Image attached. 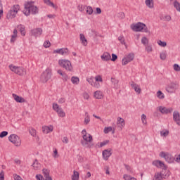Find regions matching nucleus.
Here are the masks:
<instances>
[{
  "mask_svg": "<svg viewBox=\"0 0 180 180\" xmlns=\"http://www.w3.org/2000/svg\"><path fill=\"white\" fill-rule=\"evenodd\" d=\"M141 122L143 124H147V116L145 114L141 115Z\"/></svg>",
  "mask_w": 180,
  "mask_h": 180,
  "instance_id": "obj_40",
  "label": "nucleus"
},
{
  "mask_svg": "<svg viewBox=\"0 0 180 180\" xmlns=\"http://www.w3.org/2000/svg\"><path fill=\"white\" fill-rule=\"evenodd\" d=\"M43 1L44 4H46V5H49V6H52V8H55L56 6L50 0H43Z\"/></svg>",
  "mask_w": 180,
  "mask_h": 180,
  "instance_id": "obj_43",
  "label": "nucleus"
},
{
  "mask_svg": "<svg viewBox=\"0 0 180 180\" xmlns=\"http://www.w3.org/2000/svg\"><path fill=\"white\" fill-rule=\"evenodd\" d=\"M153 165L157 167V168H162V169H167V166L164 164V162L160 160H155L153 162Z\"/></svg>",
  "mask_w": 180,
  "mask_h": 180,
  "instance_id": "obj_13",
  "label": "nucleus"
},
{
  "mask_svg": "<svg viewBox=\"0 0 180 180\" xmlns=\"http://www.w3.org/2000/svg\"><path fill=\"white\" fill-rule=\"evenodd\" d=\"M32 167L35 171H39L41 168V165L39 163V161H37V159L34 160V162L32 164Z\"/></svg>",
  "mask_w": 180,
  "mask_h": 180,
  "instance_id": "obj_26",
  "label": "nucleus"
},
{
  "mask_svg": "<svg viewBox=\"0 0 180 180\" xmlns=\"http://www.w3.org/2000/svg\"><path fill=\"white\" fill-rule=\"evenodd\" d=\"M53 125H51L49 127L45 126L42 127V131L44 133V134H49V133H51L53 131Z\"/></svg>",
  "mask_w": 180,
  "mask_h": 180,
  "instance_id": "obj_22",
  "label": "nucleus"
},
{
  "mask_svg": "<svg viewBox=\"0 0 180 180\" xmlns=\"http://www.w3.org/2000/svg\"><path fill=\"white\" fill-rule=\"evenodd\" d=\"M36 179H37V180H46V179H44V177H43V175H41V174H37L36 175Z\"/></svg>",
  "mask_w": 180,
  "mask_h": 180,
  "instance_id": "obj_57",
  "label": "nucleus"
},
{
  "mask_svg": "<svg viewBox=\"0 0 180 180\" xmlns=\"http://www.w3.org/2000/svg\"><path fill=\"white\" fill-rule=\"evenodd\" d=\"M62 141L63 143H65V144H68V138L67 136H64Z\"/></svg>",
  "mask_w": 180,
  "mask_h": 180,
  "instance_id": "obj_61",
  "label": "nucleus"
},
{
  "mask_svg": "<svg viewBox=\"0 0 180 180\" xmlns=\"http://www.w3.org/2000/svg\"><path fill=\"white\" fill-rule=\"evenodd\" d=\"M145 4L148 8H154V0H146Z\"/></svg>",
  "mask_w": 180,
  "mask_h": 180,
  "instance_id": "obj_30",
  "label": "nucleus"
},
{
  "mask_svg": "<svg viewBox=\"0 0 180 180\" xmlns=\"http://www.w3.org/2000/svg\"><path fill=\"white\" fill-rule=\"evenodd\" d=\"M173 120L178 124V126H180V115L179 112L174 111L173 112Z\"/></svg>",
  "mask_w": 180,
  "mask_h": 180,
  "instance_id": "obj_16",
  "label": "nucleus"
},
{
  "mask_svg": "<svg viewBox=\"0 0 180 180\" xmlns=\"http://www.w3.org/2000/svg\"><path fill=\"white\" fill-rule=\"evenodd\" d=\"M42 172L44 174L45 180H53L51 176H50V170H49L48 169H43Z\"/></svg>",
  "mask_w": 180,
  "mask_h": 180,
  "instance_id": "obj_18",
  "label": "nucleus"
},
{
  "mask_svg": "<svg viewBox=\"0 0 180 180\" xmlns=\"http://www.w3.org/2000/svg\"><path fill=\"white\" fill-rule=\"evenodd\" d=\"M32 36H34L35 37H39L41 36V33H43V30L41 28H37L31 30Z\"/></svg>",
  "mask_w": 180,
  "mask_h": 180,
  "instance_id": "obj_15",
  "label": "nucleus"
},
{
  "mask_svg": "<svg viewBox=\"0 0 180 180\" xmlns=\"http://www.w3.org/2000/svg\"><path fill=\"white\" fill-rule=\"evenodd\" d=\"M160 157L162 158H165V161L169 164H172V162H175V158L172 156V155L169 153L161 152L160 153Z\"/></svg>",
  "mask_w": 180,
  "mask_h": 180,
  "instance_id": "obj_8",
  "label": "nucleus"
},
{
  "mask_svg": "<svg viewBox=\"0 0 180 180\" xmlns=\"http://www.w3.org/2000/svg\"><path fill=\"white\" fill-rule=\"evenodd\" d=\"M50 78H51V69L48 68L41 75L40 79L43 84H46V82H47Z\"/></svg>",
  "mask_w": 180,
  "mask_h": 180,
  "instance_id": "obj_4",
  "label": "nucleus"
},
{
  "mask_svg": "<svg viewBox=\"0 0 180 180\" xmlns=\"http://www.w3.org/2000/svg\"><path fill=\"white\" fill-rule=\"evenodd\" d=\"M50 46H51V43H50V41H46L44 43V47H45L46 49H48V47H50Z\"/></svg>",
  "mask_w": 180,
  "mask_h": 180,
  "instance_id": "obj_54",
  "label": "nucleus"
},
{
  "mask_svg": "<svg viewBox=\"0 0 180 180\" xmlns=\"http://www.w3.org/2000/svg\"><path fill=\"white\" fill-rule=\"evenodd\" d=\"M58 65L62 68H65L66 71H72V65L71 64V61L66 59H60L58 60Z\"/></svg>",
  "mask_w": 180,
  "mask_h": 180,
  "instance_id": "obj_2",
  "label": "nucleus"
},
{
  "mask_svg": "<svg viewBox=\"0 0 180 180\" xmlns=\"http://www.w3.org/2000/svg\"><path fill=\"white\" fill-rule=\"evenodd\" d=\"M119 41H120L121 44H126V42L124 41V37L123 36H120L118 37Z\"/></svg>",
  "mask_w": 180,
  "mask_h": 180,
  "instance_id": "obj_49",
  "label": "nucleus"
},
{
  "mask_svg": "<svg viewBox=\"0 0 180 180\" xmlns=\"http://www.w3.org/2000/svg\"><path fill=\"white\" fill-rule=\"evenodd\" d=\"M174 6L176 9V11H178V12H180V4H179V2L175 1L174 2Z\"/></svg>",
  "mask_w": 180,
  "mask_h": 180,
  "instance_id": "obj_42",
  "label": "nucleus"
},
{
  "mask_svg": "<svg viewBox=\"0 0 180 180\" xmlns=\"http://www.w3.org/2000/svg\"><path fill=\"white\" fill-rule=\"evenodd\" d=\"M118 17L120 18V19H124V13L121 12L118 14Z\"/></svg>",
  "mask_w": 180,
  "mask_h": 180,
  "instance_id": "obj_62",
  "label": "nucleus"
},
{
  "mask_svg": "<svg viewBox=\"0 0 180 180\" xmlns=\"http://www.w3.org/2000/svg\"><path fill=\"white\" fill-rule=\"evenodd\" d=\"M14 179L15 180H22V177H20V176H19L18 174L14 175Z\"/></svg>",
  "mask_w": 180,
  "mask_h": 180,
  "instance_id": "obj_64",
  "label": "nucleus"
},
{
  "mask_svg": "<svg viewBox=\"0 0 180 180\" xmlns=\"http://www.w3.org/2000/svg\"><path fill=\"white\" fill-rule=\"evenodd\" d=\"M8 134V131H3L1 134H0V138L1 139H4V137H6V135Z\"/></svg>",
  "mask_w": 180,
  "mask_h": 180,
  "instance_id": "obj_55",
  "label": "nucleus"
},
{
  "mask_svg": "<svg viewBox=\"0 0 180 180\" xmlns=\"http://www.w3.org/2000/svg\"><path fill=\"white\" fill-rule=\"evenodd\" d=\"M9 141L11 143H13V145H15L16 147H20V146L22 144V141H20V138L16 135V134H11L8 137Z\"/></svg>",
  "mask_w": 180,
  "mask_h": 180,
  "instance_id": "obj_9",
  "label": "nucleus"
},
{
  "mask_svg": "<svg viewBox=\"0 0 180 180\" xmlns=\"http://www.w3.org/2000/svg\"><path fill=\"white\" fill-rule=\"evenodd\" d=\"M169 134V131L168 130H165V131H160V136L162 137H167Z\"/></svg>",
  "mask_w": 180,
  "mask_h": 180,
  "instance_id": "obj_39",
  "label": "nucleus"
},
{
  "mask_svg": "<svg viewBox=\"0 0 180 180\" xmlns=\"http://www.w3.org/2000/svg\"><path fill=\"white\" fill-rule=\"evenodd\" d=\"M108 143H109V140H106L103 142H101L100 146H98V147L102 148V147L106 146V144H108Z\"/></svg>",
  "mask_w": 180,
  "mask_h": 180,
  "instance_id": "obj_51",
  "label": "nucleus"
},
{
  "mask_svg": "<svg viewBox=\"0 0 180 180\" xmlns=\"http://www.w3.org/2000/svg\"><path fill=\"white\" fill-rule=\"evenodd\" d=\"M112 131V127H108L104 128L105 134H108V133Z\"/></svg>",
  "mask_w": 180,
  "mask_h": 180,
  "instance_id": "obj_48",
  "label": "nucleus"
},
{
  "mask_svg": "<svg viewBox=\"0 0 180 180\" xmlns=\"http://www.w3.org/2000/svg\"><path fill=\"white\" fill-rule=\"evenodd\" d=\"M79 37L82 44H83V46H88V41L86 40V38H85V35H84V34H80Z\"/></svg>",
  "mask_w": 180,
  "mask_h": 180,
  "instance_id": "obj_27",
  "label": "nucleus"
},
{
  "mask_svg": "<svg viewBox=\"0 0 180 180\" xmlns=\"http://www.w3.org/2000/svg\"><path fill=\"white\" fill-rule=\"evenodd\" d=\"M22 13L25 16L39 14V7L34 6V1H27L24 4Z\"/></svg>",
  "mask_w": 180,
  "mask_h": 180,
  "instance_id": "obj_1",
  "label": "nucleus"
},
{
  "mask_svg": "<svg viewBox=\"0 0 180 180\" xmlns=\"http://www.w3.org/2000/svg\"><path fill=\"white\" fill-rule=\"evenodd\" d=\"M85 8H86V6H84L82 4H79L77 6V9L79 11V12H84V11H85Z\"/></svg>",
  "mask_w": 180,
  "mask_h": 180,
  "instance_id": "obj_44",
  "label": "nucleus"
},
{
  "mask_svg": "<svg viewBox=\"0 0 180 180\" xmlns=\"http://www.w3.org/2000/svg\"><path fill=\"white\" fill-rule=\"evenodd\" d=\"M17 37H18V30L15 29L13 30V34L11 36V43H15Z\"/></svg>",
  "mask_w": 180,
  "mask_h": 180,
  "instance_id": "obj_29",
  "label": "nucleus"
},
{
  "mask_svg": "<svg viewBox=\"0 0 180 180\" xmlns=\"http://www.w3.org/2000/svg\"><path fill=\"white\" fill-rule=\"evenodd\" d=\"M111 82H112V84H113L115 88H117V84H119V80L112 77Z\"/></svg>",
  "mask_w": 180,
  "mask_h": 180,
  "instance_id": "obj_41",
  "label": "nucleus"
},
{
  "mask_svg": "<svg viewBox=\"0 0 180 180\" xmlns=\"http://www.w3.org/2000/svg\"><path fill=\"white\" fill-rule=\"evenodd\" d=\"M88 143H89V141H86L84 140L81 141V144H82V146H83V147H88V148H91V147H92L94 146V144L88 145Z\"/></svg>",
  "mask_w": 180,
  "mask_h": 180,
  "instance_id": "obj_34",
  "label": "nucleus"
},
{
  "mask_svg": "<svg viewBox=\"0 0 180 180\" xmlns=\"http://www.w3.org/2000/svg\"><path fill=\"white\" fill-rule=\"evenodd\" d=\"M111 61H115L117 60V55L115 53H112V58H111Z\"/></svg>",
  "mask_w": 180,
  "mask_h": 180,
  "instance_id": "obj_58",
  "label": "nucleus"
},
{
  "mask_svg": "<svg viewBox=\"0 0 180 180\" xmlns=\"http://www.w3.org/2000/svg\"><path fill=\"white\" fill-rule=\"evenodd\" d=\"M160 174H161V176L163 179H167V178H169V175H171V172L169 170H167V169L162 171Z\"/></svg>",
  "mask_w": 180,
  "mask_h": 180,
  "instance_id": "obj_23",
  "label": "nucleus"
},
{
  "mask_svg": "<svg viewBox=\"0 0 180 180\" xmlns=\"http://www.w3.org/2000/svg\"><path fill=\"white\" fill-rule=\"evenodd\" d=\"M19 9H20V6L19 5H14L11 10L8 12L6 18L7 19H13L18 12H19Z\"/></svg>",
  "mask_w": 180,
  "mask_h": 180,
  "instance_id": "obj_5",
  "label": "nucleus"
},
{
  "mask_svg": "<svg viewBox=\"0 0 180 180\" xmlns=\"http://www.w3.org/2000/svg\"><path fill=\"white\" fill-rule=\"evenodd\" d=\"M86 13H88V15H92V13H94V9L92 8V6H88L86 7Z\"/></svg>",
  "mask_w": 180,
  "mask_h": 180,
  "instance_id": "obj_38",
  "label": "nucleus"
},
{
  "mask_svg": "<svg viewBox=\"0 0 180 180\" xmlns=\"http://www.w3.org/2000/svg\"><path fill=\"white\" fill-rule=\"evenodd\" d=\"M158 44L160 46V47H167V42L159 40Z\"/></svg>",
  "mask_w": 180,
  "mask_h": 180,
  "instance_id": "obj_46",
  "label": "nucleus"
},
{
  "mask_svg": "<svg viewBox=\"0 0 180 180\" xmlns=\"http://www.w3.org/2000/svg\"><path fill=\"white\" fill-rule=\"evenodd\" d=\"M132 30L134 32H144L145 33H148V28H147V25L143 22H138L135 25L132 27Z\"/></svg>",
  "mask_w": 180,
  "mask_h": 180,
  "instance_id": "obj_6",
  "label": "nucleus"
},
{
  "mask_svg": "<svg viewBox=\"0 0 180 180\" xmlns=\"http://www.w3.org/2000/svg\"><path fill=\"white\" fill-rule=\"evenodd\" d=\"M173 68L174 70V71H177V72H179L180 71V66L179 65L175 63L173 66Z\"/></svg>",
  "mask_w": 180,
  "mask_h": 180,
  "instance_id": "obj_53",
  "label": "nucleus"
},
{
  "mask_svg": "<svg viewBox=\"0 0 180 180\" xmlns=\"http://www.w3.org/2000/svg\"><path fill=\"white\" fill-rule=\"evenodd\" d=\"M30 134H31V136H32L33 137H34L36 136V129L32 128L30 130Z\"/></svg>",
  "mask_w": 180,
  "mask_h": 180,
  "instance_id": "obj_56",
  "label": "nucleus"
},
{
  "mask_svg": "<svg viewBox=\"0 0 180 180\" xmlns=\"http://www.w3.org/2000/svg\"><path fill=\"white\" fill-rule=\"evenodd\" d=\"M83 140L84 141H89V143H91L92 142V135H91L90 134H87L86 135H85V137L83 138Z\"/></svg>",
  "mask_w": 180,
  "mask_h": 180,
  "instance_id": "obj_33",
  "label": "nucleus"
},
{
  "mask_svg": "<svg viewBox=\"0 0 180 180\" xmlns=\"http://www.w3.org/2000/svg\"><path fill=\"white\" fill-rule=\"evenodd\" d=\"M110 155H112V152L110 150H104L103 151V157L104 160H105V161H108V160H109V157H110Z\"/></svg>",
  "mask_w": 180,
  "mask_h": 180,
  "instance_id": "obj_25",
  "label": "nucleus"
},
{
  "mask_svg": "<svg viewBox=\"0 0 180 180\" xmlns=\"http://www.w3.org/2000/svg\"><path fill=\"white\" fill-rule=\"evenodd\" d=\"M9 68L13 72H15V74H17L18 75H26V69L24 68L10 65Z\"/></svg>",
  "mask_w": 180,
  "mask_h": 180,
  "instance_id": "obj_3",
  "label": "nucleus"
},
{
  "mask_svg": "<svg viewBox=\"0 0 180 180\" xmlns=\"http://www.w3.org/2000/svg\"><path fill=\"white\" fill-rule=\"evenodd\" d=\"M83 97H84V99H89V94H88V93L86 92H84L83 94Z\"/></svg>",
  "mask_w": 180,
  "mask_h": 180,
  "instance_id": "obj_63",
  "label": "nucleus"
},
{
  "mask_svg": "<svg viewBox=\"0 0 180 180\" xmlns=\"http://www.w3.org/2000/svg\"><path fill=\"white\" fill-rule=\"evenodd\" d=\"M131 86L132 89H134V91H135V92H136V94H141V89L140 88V86H139V84L132 82L131 83Z\"/></svg>",
  "mask_w": 180,
  "mask_h": 180,
  "instance_id": "obj_20",
  "label": "nucleus"
},
{
  "mask_svg": "<svg viewBox=\"0 0 180 180\" xmlns=\"http://www.w3.org/2000/svg\"><path fill=\"white\" fill-rule=\"evenodd\" d=\"M79 173L75 170L73 172L72 175V180H79Z\"/></svg>",
  "mask_w": 180,
  "mask_h": 180,
  "instance_id": "obj_31",
  "label": "nucleus"
},
{
  "mask_svg": "<svg viewBox=\"0 0 180 180\" xmlns=\"http://www.w3.org/2000/svg\"><path fill=\"white\" fill-rule=\"evenodd\" d=\"M164 20H165L166 22H169V20H171V16L170 15H165L163 18Z\"/></svg>",
  "mask_w": 180,
  "mask_h": 180,
  "instance_id": "obj_60",
  "label": "nucleus"
},
{
  "mask_svg": "<svg viewBox=\"0 0 180 180\" xmlns=\"http://www.w3.org/2000/svg\"><path fill=\"white\" fill-rule=\"evenodd\" d=\"M53 110L56 112L59 117H65V112L63 110V108L58 105V104L53 103L52 106Z\"/></svg>",
  "mask_w": 180,
  "mask_h": 180,
  "instance_id": "obj_10",
  "label": "nucleus"
},
{
  "mask_svg": "<svg viewBox=\"0 0 180 180\" xmlns=\"http://www.w3.org/2000/svg\"><path fill=\"white\" fill-rule=\"evenodd\" d=\"M117 126L120 127V130L124 127V120L122 117L117 118Z\"/></svg>",
  "mask_w": 180,
  "mask_h": 180,
  "instance_id": "obj_24",
  "label": "nucleus"
},
{
  "mask_svg": "<svg viewBox=\"0 0 180 180\" xmlns=\"http://www.w3.org/2000/svg\"><path fill=\"white\" fill-rule=\"evenodd\" d=\"M179 88V84L176 82H170L166 86V91L168 94H174Z\"/></svg>",
  "mask_w": 180,
  "mask_h": 180,
  "instance_id": "obj_7",
  "label": "nucleus"
},
{
  "mask_svg": "<svg viewBox=\"0 0 180 180\" xmlns=\"http://www.w3.org/2000/svg\"><path fill=\"white\" fill-rule=\"evenodd\" d=\"M146 50L148 53H151L153 51V47L151 46H146Z\"/></svg>",
  "mask_w": 180,
  "mask_h": 180,
  "instance_id": "obj_59",
  "label": "nucleus"
},
{
  "mask_svg": "<svg viewBox=\"0 0 180 180\" xmlns=\"http://www.w3.org/2000/svg\"><path fill=\"white\" fill-rule=\"evenodd\" d=\"M160 58L161 60H165L167 58V53L164 52L161 53L160 54Z\"/></svg>",
  "mask_w": 180,
  "mask_h": 180,
  "instance_id": "obj_50",
  "label": "nucleus"
},
{
  "mask_svg": "<svg viewBox=\"0 0 180 180\" xmlns=\"http://www.w3.org/2000/svg\"><path fill=\"white\" fill-rule=\"evenodd\" d=\"M91 122V118L89 117V114L88 112L85 113V118H84V124H88Z\"/></svg>",
  "mask_w": 180,
  "mask_h": 180,
  "instance_id": "obj_36",
  "label": "nucleus"
},
{
  "mask_svg": "<svg viewBox=\"0 0 180 180\" xmlns=\"http://www.w3.org/2000/svg\"><path fill=\"white\" fill-rule=\"evenodd\" d=\"M18 29H20V32L22 36L26 35V29L25 28L24 25H18Z\"/></svg>",
  "mask_w": 180,
  "mask_h": 180,
  "instance_id": "obj_32",
  "label": "nucleus"
},
{
  "mask_svg": "<svg viewBox=\"0 0 180 180\" xmlns=\"http://www.w3.org/2000/svg\"><path fill=\"white\" fill-rule=\"evenodd\" d=\"M94 98H96V99H103V94L101 91H96L94 92Z\"/></svg>",
  "mask_w": 180,
  "mask_h": 180,
  "instance_id": "obj_28",
  "label": "nucleus"
},
{
  "mask_svg": "<svg viewBox=\"0 0 180 180\" xmlns=\"http://www.w3.org/2000/svg\"><path fill=\"white\" fill-rule=\"evenodd\" d=\"M71 81L75 85H78V84H79V78H78V77H72Z\"/></svg>",
  "mask_w": 180,
  "mask_h": 180,
  "instance_id": "obj_35",
  "label": "nucleus"
},
{
  "mask_svg": "<svg viewBox=\"0 0 180 180\" xmlns=\"http://www.w3.org/2000/svg\"><path fill=\"white\" fill-rule=\"evenodd\" d=\"M141 43H142V44L147 46V44H148V39H147V37H143L141 39Z\"/></svg>",
  "mask_w": 180,
  "mask_h": 180,
  "instance_id": "obj_45",
  "label": "nucleus"
},
{
  "mask_svg": "<svg viewBox=\"0 0 180 180\" xmlns=\"http://www.w3.org/2000/svg\"><path fill=\"white\" fill-rule=\"evenodd\" d=\"M133 60H134V53H131L123 58L122 60V65H127V64H129V63H131Z\"/></svg>",
  "mask_w": 180,
  "mask_h": 180,
  "instance_id": "obj_11",
  "label": "nucleus"
},
{
  "mask_svg": "<svg viewBox=\"0 0 180 180\" xmlns=\"http://www.w3.org/2000/svg\"><path fill=\"white\" fill-rule=\"evenodd\" d=\"M103 80L102 79V77H101V75H98L95 77V82H97L98 84H99L98 82H102Z\"/></svg>",
  "mask_w": 180,
  "mask_h": 180,
  "instance_id": "obj_47",
  "label": "nucleus"
},
{
  "mask_svg": "<svg viewBox=\"0 0 180 180\" xmlns=\"http://www.w3.org/2000/svg\"><path fill=\"white\" fill-rule=\"evenodd\" d=\"M53 54H60V56H66L68 54V48H61L53 51Z\"/></svg>",
  "mask_w": 180,
  "mask_h": 180,
  "instance_id": "obj_12",
  "label": "nucleus"
},
{
  "mask_svg": "<svg viewBox=\"0 0 180 180\" xmlns=\"http://www.w3.org/2000/svg\"><path fill=\"white\" fill-rule=\"evenodd\" d=\"M62 77H63L62 79L64 82H67V81L70 79V77H68V75H67L65 73Z\"/></svg>",
  "mask_w": 180,
  "mask_h": 180,
  "instance_id": "obj_52",
  "label": "nucleus"
},
{
  "mask_svg": "<svg viewBox=\"0 0 180 180\" xmlns=\"http://www.w3.org/2000/svg\"><path fill=\"white\" fill-rule=\"evenodd\" d=\"M13 98H14L15 102H18V103H24V102H26V100H25L23 97H20L15 94H13Z\"/></svg>",
  "mask_w": 180,
  "mask_h": 180,
  "instance_id": "obj_21",
  "label": "nucleus"
},
{
  "mask_svg": "<svg viewBox=\"0 0 180 180\" xmlns=\"http://www.w3.org/2000/svg\"><path fill=\"white\" fill-rule=\"evenodd\" d=\"M157 97L159 98V99H164L165 98V96L164 95V93H162V91H158L157 92Z\"/></svg>",
  "mask_w": 180,
  "mask_h": 180,
  "instance_id": "obj_37",
  "label": "nucleus"
},
{
  "mask_svg": "<svg viewBox=\"0 0 180 180\" xmlns=\"http://www.w3.org/2000/svg\"><path fill=\"white\" fill-rule=\"evenodd\" d=\"M101 58L102 61H110L111 56L108 52H105L101 56Z\"/></svg>",
  "mask_w": 180,
  "mask_h": 180,
  "instance_id": "obj_19",
  "label": "nucleus"
},
{
  "mask_svg": "<svg viewBox=\"0 0 180 180\" xmlns=\"http://www.w3.org/2000/svg\"><path fill=\"white\" fill-rule=\"evenodd\" d=\"M159 110L162 113V115H168V113H172L174 109H172V108H168L167 107L160 106L159 108Z\"/></svg>",
  "mask_w": 180,
  "mask_h": 180,
  "instance_id": "obj_14",
  "label": "nucleus"
},
{
  "mask_svg": "<svg viewBox=\"0 0 180 180\" xmlns=\"http://www.w3.org/2000/svg\"><path fill=\"white\" fill-rule=\"evenodd\" d=\"M87 82L91 85V86H94V88H101V84L96 82H94V77L87 79Z\"/></svg>",
  "mask_w": 180,
  "mask_h": 180,
  "instance_id": "obj_17",
  "label": "nucleus"
}]
</instances>
